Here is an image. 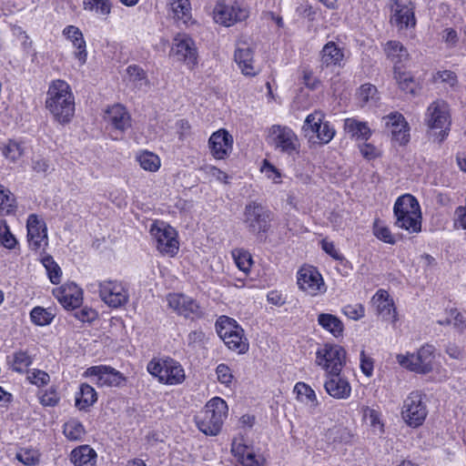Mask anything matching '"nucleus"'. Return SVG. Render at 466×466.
Segmentation results:
<instances>
[{"mask_svg":"<svg viewBox=\"0 0 466 466\" xmlns=\"http://www.w3.org/2000/svg\"><path fill=\"white\" fill-rule=\"evenodd\" d=\"M46 269L48 278L53 284H58L61 281L62 271L60 267L54 261L52 257H46L42 260Z\"/></svg>","mask_w":466,"mask_h":466,"instance_id":"nucleus-46","label":"nucleus"},{"mask_svg":"<svg viewBox=\"0 0 466 466\" xmlns=\"http://www.w3.org/2000/svg\"><path fill=\"white\" fill-rule=\"evenodd\" d=\"M200 170L210 178H215L216 180L223 183L228 182V175L215 166L205 165L200 168Z\"/></svg>","mask_w":466,"mask_h":466,"instance_id":"nucleus-58","label":"nucleus"},{"mask_svg":"<svg viewBox=\"0 0 466 466\" xmlns=\"http://www.w3.org/2000/svg\"><path fill=\"white\" fill-rule=\"evenodd\" d=\"M434 353L435 348L426 344L416 353L398 354L396 359L401 367L416 373L426 374L433 370Z\"/></svg>","mask_w":466,"mask_h":466,"instance_id":"nucleus-5","label":"nucleus"},{"mask_svg":"<svg viewBox=\"0 0 466 466\" xmlns=\"http://www.w3.org/2000/svg\"><path fill=\"white\" fill-rule=\"evenodd\" d=\"M234 57L243 75L254 76L258 73L254 66L253 52L249 47H238Z\"/></svg>","mask_w":466,"mask_h":466,"instance_id":"nucleus-28","label":"nucleus"},{"mask_svg":"<svg viewBox=\"0 0 466 466\" xmlns=\"http://www.w3.org/2000/svg\"><path fill=\"white\" fill-rule=\"evenodd\" d=\"M33 323L37 326H46L52 322L54 314L42 307H35L30 312Z\"/></svg>","mask_w":466,"mask_h":466,"instance_id":"nucleus-45","label":"nucleus"},{"mask_svg":"<svg viewBox=\"0 0 466 466\" xmlns=\"http://www.w3.org/2000/svg\"><path fill=\"white\" fill-rule=\"evenodd\" d=\"M324 114L320 111H314L309 114L303 124L302 130L309 140L316 137L319 143L328 144L335 135V130L329 122L324 121Z\"/></svg>","mask_w":466,"mask_h":466,"instance_id":"nucleus-12","label":"nucleus"},{"mask_svg":"<svg viewBox=\"0 0 466 466\" xmlns=\"http://www.w3.org/2000/svg\"><path fill=\"white\" fill-rule=\"evenodd\" d=\"M70 461L75 466H94L96 452L89 445H81L71 451Z\"/></svg>","mask_w":466,"mask_h":466,"instance_id":"nucleus-29","label":"nucleus"},{"mask_svg":"<svg viewBox=\"0 0 466 466\" xmlns=\"http://www.w3.org/2000/svg\"><path fill=\"white\" fill-rule=\"evenodd\" d=\"M373 234L376 236V238H378L380 240H382L385 243H395V238L392 236L390 228L380 224L379 222H375L374 224Z\"/></svg>","mask_w":466,"mask_h":466,"instance_id":"nucleus-57","label":"nucleus"},{"mask_svg":"<svg viewBox=\"0 0 466 466\" xmlns=\"http://www.w3.org/2000/svg\"><path fill=\"white\" fill-rule=\"evenodd\" d=\"M16 243L17 241L10 232L9 228L5 223L0 222V245L11 249L15 247Z\"/></svg>","mask_w":466,"mask_h":466,"instance_id":"nucleus-54","label":"nucleus"},{"mask_svg":"<svg viewBox=\"0 0 466 466\" xmlns=\"http://www.w3.org/2000/svg\"><path fill=\"white\" fill-rule=\"evenodd\" d=\"M150 234L160 253L170 257H174L177 253L179 243L177 233L174 228L163 221H156L151 225Z\"/></svg>","mask_w":466,"mask_h":466,"instance_id":"nucleus-8","label":"nucleus"},{"mask_svg":"<svg viewBox=\"0 0 466 466\" xmlns=\"http://www.w3.org/2000/svg\"><path fill=\"white\" fill-rule=\"evenodd\" d=\"M228 410L227 402L223 399H211L195 417L198 430L206 435L216 436L222 428Z\"/></svg>","mask_w":466,"mask_h":466,"instance_id":"nucleus-2","label":"nucleus"},{"mask_svg":"<svg viewBox=\"0 0 466 466\" xmlns=\"http://www.w3.org/2000/svg\"><path fill=\"white\" fill-rule=\"evenodd\" d=\"M82 291L76 286L63 289L58 296L59 302L66 309H75L78 308L82 303Z\"/></svg>","mask_w":466,"mask_h":466,"instance_id":"nucleus-33","label":"nucleus"},{"mask_svg":"<svg viewBox=\"0 0 466 466\" xmlns=\"http://www.w3.org/2000/svg\"><path fill=\"white\" fill-rule=\"evenodd\" d=\"M84 375L91 378L98 387H119L126 380L121 372L106 365L90 367Z\"/></svg>","mask_w":466,"mask_h":466,"instance_id":"nucleus-21","label":"nucleus"},{"mask_svg":"<svg viewBox=\"0 0 466 466\" xmlns=\"http://www.w3.org/2000/svg\"><path fill=\"white\" fill-rule=\"evenodd\" d=\"M74 317L82 322H90L96 317V312L87 307L76 309L74 312Z\"/></svg>","mask_w":466,"mask_h":466,"instance_id":"nucleus-61","label":"nucleus"},{"mask_svg":"<svg viewBox=\"0 0 466 466\" xmlns=\"http://www.w3.org/2000/svg\"><path fill=\"white\" fill-rule=\"evenodd\" d=\"M63 433L69 441H81L86 434L83 424L76 420L70 419L63 426Z\"/></svg>","mask_w":466,"mask_h":466,"instance_id":"nucleus-39","label":"nucleus"},{"mask_svg":"<svg viewBox=\"0 0 466 466\" xmlns=\"http://www.w3.org/2000/svg\"><path fill=\"white\" fill-rule=\"evenodd\" d=\"M342 312L349 319L359 320L365 315V309L361 304L347 305L342 309Z\"/></svg>","mask_w":466,"mask_h":466,"instance_id":"nucleus-59","label":"nucleus"},{"mask_svg":"<svg viewBox=\"0 0 466 466\" xmlns=\"http://www.w3.org/2000/svg\"><path fill=\"white\" fill-rule=\"evenodd\" d=\"M394 77L399 87L406 94H414L417 83L407 72H401L398 66H394Z\"/></svg>","mask_w":466,"mask_h":466,"instance_id":"nucleus-38","label":"nucleus"},{"mask_svg":"<svg viewBox=\"0 0 466 466\" xmlns=\"http://www.w3.org/2000/svg\"><path fill=\"white\" fill-rule=\"evenodd\" d=\"M248 16V9L236 0H219L213 11L215 22L225 26H231Z\"/></svg>","mask_w":466,"mask_h":466,"instance_id":"nucleus-9","label":"nucleus"},{"mask_svg":"<svg viewBox=\"0 0 466 466\" xmlns=\"http://www.w3.org/2000/svg\"><path fill=\"white\" fill-rule=\"evenodd\" d=\"M216 374L218 380L226 386H230L233 381L234 376L230 368L224 363H220L216 368Z\"/></svg>","mask_w":466,"mask_h":466,"instance_id":"nucleus-55","label":"nucleus"},{"mask_svg":"<svg viewBox=\"0 0 466 466\" xmlns=\"http://www.w3.org/2000/svg\"><path fill=\"white\" fill-rule=\"evenodd\" d=\"M371 303L375 307L377 314L383 319H392L393 322L397 320L393 300L386 290H378L372 297Z\"/></svg>","mask_w":466,"mask_h":466,"instance_id":"nucleus-27","label":"nucleus"},{"mask_svg":"<svg viewBox=\"0 0 466 466\" xmlns=\"http://www.w3.org/2000/svg\"><path fill=\"white\" fill-rule=\"evenodd\" d=\"M363 419L369 422L373 432L381 434L384 432V424L381 420V414L379 410L368 406L362 408Z\"/></svg>","mask_w":466,"mask_h":466,"instance_id":"nucleus-41","label":"nucleus"},{"mask_svg":"<svg viewBox=\"0 0 466 466\" xmlns=\"http://www.w3.org/2000/svg\"><path fill=\"white\" fill-rule=\"evenodd\" d=\"M27 240L31 249L38 250L47 245V228L44 220L31 214L26 221Z\"/></svg>","mask_w":466,"mask_h":466,"instance_id":"nucleus-23","label":"nucleus"},{"mask_svg":"<svg viewBox=\"0 0 466 466\" xmlns=\"http://www.w3.org/2000/svg\"><path fill=\"white\" fill-rule=\"evenodd\" d=\"M96 392L93 387L86 383L80 386L79 392L76 396V406L84 410L96 401Z\"/></svg>","mask_w":466,"mask_h":466,"instance_id":"nucleus-36","label":"nucleus"},{"mask_svg":"<svg viewBox=\"0 0 466 466\" xmlns=\"http://www.w3.org/2000/svg\"><path fill=\"white\" fill-rule=\"evenodd\" d=\"M433 81L435 84L443 85V86L445 88H447V87L452 88L458 83L457 76L455 75L454 72L450 71V70L438 71L433 76Z\"/></svg>","mask_w":466,"mask_h":466,"instance_id":"nucleus-48","label":"nucleus"},{"mask_svg":"<svg viewBox=\"0 0 466 466\" xmlns=\"http://www.w3.org/2000/svg\"><path fill=\"white\" fill-rule=\"evenodd\" d=\"M15 208V199L9 190L0 185V214H10Z\"/></svg>","mask_w":466,"mask_h":466,"instance_id":"nucleus-49","label":"nucleus"},{"mask_svg":"<svg viewBox=\"0 0 466 466\" xmlns=\"http://www.w3.org/2000/svg\"><path fill=\"white\" fill-rule=\"evenodd\" d=\"M103 119L106 128L116 134V139L118 138V136H122L132 126L130 114L127 108L120 104L108 106L104 112Z\"/></svg>","mask_w":466,"mask_h":466,"instance_id":"nucleus-17","label":"nucleus"},{"mask_svg":"<svg viewBox=\"0 0 466 466\" xmlns=\"http://www.w3.org/2000/svg\"><path fill=\"white\" fill-rule=\"evenodd\" d=\"M326 377L324 389L330 397L337 400H346L350 396L351 386L340 373H328Z\"/></svg>","mask_w":466,"mask_h":466,"instance_id":"nucleus-25","label":"nucleus"},{"mask_svg":"<svg viewBox=\"0 0 466 466\" xmlns=\"http://www.w3.org/2000/svg\"><path fill=\"white\" fill-rule=\"evenodd\" d=\"M239 461L243 466H261L264 462L262 456L256 454L250 449L245 447L239 453Z\"/></svg>","mask_w":466,"mask_h":466,"instance_id":"nucleus-50","label":"nucleus"},{"mask_svg":"<svg viewBox=\"0 0 466 466\" xmlns=\"http://www.w3.org/2000/svg\"><path fill=\"white\" fill-rule=\"evenodd\" d=\"M318 323L327 331L331 333L335 338L342 335L344 326L340 319L336 316L329 313H321L318 317Z\"/></svg>","mask_w":466,"mask_h":466,"instance_id":"nucleus-35","label":"nucleus"},{"mask_svg":"<svg viewBox=\"0 0 466 466\" xmlns=\"http://www.w3.org/2000/svg\"><path fill=\"white\" fill-rule=\"evenodd\" d=\"M63 35L71 42L76 48L74 56L78 60L79 65L86 63L87 51L86 44L81 30L75 25H67L63 30Z\"/></svg>","mask_w":466,"mask_h":466,"instance_id":"nucleus-26","label":"nucleus"},{"mask_svg":"<svg viewBox=\"0 0 466 466\" xmlns=\"http://www.w3.org/2000/svg\"><path fill=\"white\" fill-rule=\"evenodd\" d=\"M321 247L322 249L329 254L330 257L337 260L342 259V256L339 254V252L337 250L335 245L331 241H328L326 239H323L321 241Z\"/></svg>","mask_w":466,"mask_h":466,"instance_id":"nucleus-64","label":"nucleus"},{"mask_svg":"<svg viewBox=\"0 0 466 466\" xmlns=\"http://www.w3.org/2000/svg\"><path fill=\"white\" fill-rule=\"evenodd\" d=\"M385 127L390 132L392 139L400 145H404L409 141V127L404 116L393 112L382 117Z\"/></svg>","mask_w":466,"mask_h":466,"instance_id":"nucleus-24","label":"nucleus"},{"mask_svg":"<svg viewBox=\"0 0 466 466\" xmlns=\"http://www.w3.org/2000/svg\"><path fill=\"white\" fill-rule=\"evenodd\" d=\"M294 390L298 394V398L307 404L309 405L311 409H315L319 406V400L317 399V395L314 390L311 389L308 384L304 382H298L295 385Z\"/></svg>","mask_w":466,"mask_h":466,"instance_id":"nucleus-40","label":"nucleus"},{"mask_svg":"<svg viewBox=\"0 0 466 466\" xmlns=\"http://www.w3.org/2000/svg\"><path fill=\"white\" fill-rule=\"evenodd\" d=\"M232 256L237 267L244 273H248L252 265L251 255L243 249H236L232 252Z\"/></svg>","mask_w":466,"mask_h":466,"instance_id":"nucleus-47","label":"nucleus"},{"mask_svg":"<svg viewBox=\"0 0 466 466\" xmlns=\"http://www.w3.org/2000/svg\"><path fill=\"white\" fill-rule=\"evenodd\" d=\"M147 371L158 380L167 385L180 384L185 380V371L179 362L167 358L151 360L147 364Z\"/></svg>","mask_w":466,"mask_h":466,"instance_id":"nucleus-7","label":"nucleus"},{"mask_svg":"<svg viewBox=\"0 0 466 466\" xmlns=\"http://www.w3.org/2000/svg\"><path fill=\"white\" fill-rule=\"evenodd\" d=\"M344 129L351 137L358 140H368L371 135V130L368 124L355 118L345 119Z\"/></svg>","mask_w":466,"mask_h":466,"instance_id":"nucleus-32","label":"nucleus"},{"mask_svg":"<svg viewBox=\"0 0 466 466\" xmlns=\"http://www.w3.org/2000/svg\"><path fill=\"white\" fill-rule=\"evenodd\" d=\"M173 18L187 25L192 21L191 4L189 0H169Z\"/></svg>","mask_w":466,"mask_h":466,"instance_id":"nucleus-31","label":"nucleus"},{"mask_svg":"<svg viewBox=\"0 0 466 466\" xmlns=\"http://www.w3.org/2000/svg\"><path fill=\"white\" fill-rule=\"evenodd\" d=\"M233 137L224 128L214 132L208 139V148L215 159L223 160L229 157L233 150Z\"/></svg>","mask_w":466,"mask_h":466,"instance_id":"nucleus-22","label":"nucleus"},{"mask_svg":"<svg viewBox=\"0 0 466 466\" xmlns=\"http://www.w3.org/2000/svg\"><path fill=\"white\" fill-rule=\"evenodd\" d=\"M99 297L110 308L125 306L129 299L128 289L122 281L106 279L98 282Z\"/></svg>","mask_w":466,"mask_h":466,"instance_id":"nucleus-14","label":"nucleus"},{"mask_svg":"<svg viewBox=\"0 0 466 466\" xmlns=\"http://www.w3.org/2000/svg\"><path fill=\"white\" fill-rule=\"evenodd\" d=\"M384 51L395 66L409 59V53L403 45L399 41H389L385 44Z\"/></svg>","mask_w":466,"mask_h":466,"instance_id":"nucleus-34","label":"nucleus"},{"mask_svg":"<svg viewBox=\"0 0 466 466\" xmlns=\"http://www.w3.org/2000/svg\"><path fill=\"white\" fill-rule=\"evenodd\" d=\"M171 53L189 68H193L198 64V54L196 43L187 34H178L174 37Z\"/></svg>","mask_w":466,"mask_h":466,"instance_id":"nucleus-19","label":"nucleus"},{"mask_svg":"<svg viewBox=\"0 0 466 466\" xmlns=\"http://www.w3.org/2000/svg\"><path fill=\"white\" fill-rule=\"evenodd\" d=\"M428 414L423 396L420 391H412L403 401L401 416L410 427H419L425 420Z\"/></svg>","mask_w":466,"mask_h":466,"instance_id":"nucleus-15","label":"nucleus"},{"mask_svg":"<svg viewBox=\"0 0 466 466\" xmlns=\"http://www.w3.org/2000/svg\"><path fill=\"white\" fill-rule=\"evenodd\" d=\"M27 379L29 381L37 387L46 386L50 381V376L44 370H33L28 372Z\"/></svg>","mask_w":466,"mask_h":466,"instance_id":"nucleus-56","label":"nucleus"},{"mask_svg":"<svg viewBox=\"0 0 466 466\" xmlns=\"http://www.w3.org/2000/svg\"><path fill=\"white\" fill-rule=\"evenodd\" d=\"M269 216V211L261 204L251 201L244 208L243 223L250 233L258 236L268 230Z\"/></svg>","mask_w":466,"mask_h":466,"instance_id":"nucleus-10","label":"nucleus"},{"mask_svg":"<svg viewBox=\"0 0 466 466\" xmlns=\"http://www.w3.org/2000/svg\"><path fill=\"white\" fill-rule=\"evenodd\" d=\"M425 121L429 128L440 130L441 140L449 134L451 114L449 105L443 100L432 102L427 108Z\"/></svg>","mask_w":466,"mask_h":466,"instance_id":"nucleus-13","label":"nucleus"},{"mask_svg":"<svg viewBox=\"0 0 466 466\" xmlns=\"http://www.w3.org/2000/svg\"><path fill=\"white\" fill-rule=\"evenodd\" d=\"M391 15L390 22L399 31L416 26L415 5L411 2L390 0Z\"/></svg>","mask_w":466,"mask_h":466,"instance_id":"nucleus-18","label":"nucleus"},{"mask_svg":"<svg viewBox=\"0 0 466 466\" xmlns=\"http://www.w3.org/2000/svg\"><path fill=\"white\" fill-rule=\"evenodd\" d=\"M315 363L326 373H341L346 364V350L338 344L325 343L316 351Z\"/></svg>","mask_w":466,"mask_h":466,"instance_id":"nucleus-6","label":"nucleus"},{"mask_svg":"<svg viewBox=\"0 0 466 466\" xmlns=\"http://www.w3.org/2000/svg\"><path fill=\"white\" fill-rule=\"evenodd\" d=\"M216 329L229 350L238 353H245L248 350V343L244 338V330L235 319L221 316L216 322Z\"/></svg>","mask_w":466,"mask_h":466,"instance_id":"nucleus-4","label":"nucleus"},{"mask_svg":"<svg viewBox=\"0 0 466 466\" xmlns=\"http://www.w3.org/2000/svg\"><path fill=\"white\" fill-rule=\"evenodd\" d=\"M261 172L265 174V176L272 179L275 183H279L281 177L279 171L267 160H264V164L261 167Z\"/></svg>","mask_w":466,"mask_h":466,"instance_id":"nucleus-60","label":"nucleus"},{"mask_svg":"<svg viewBox=\"0 0 466 466\" xmlns=\"http://www.w3.org/2000/svg\"><path fill=\"white\" fill-rule=\"evenodd\" d=\"M136 158L140 167L146 171L156 172L161 166L159 157L147 150L137 153Z\"/></svg>","mask_w":466,"mask_h":466,"instance_id":"nucleus-37","label":"nucleus"},{"mask_svg":"<svg viewBox=\"0 0 466 466\" xmlns=\"http://www.w3.org/2000/svg\"><path fill=\"white\" fill-rule=\"evenodd\" d=\"M84 9L98 15H108L111 11L109 0H84Z\"/></svg>","mask_w":466,"mask_h":466,"instance_id":"nucleus-44","label":"nucleus"},{"mask_svg":"<svg viewBox=\"0 0 466 466\" xmlns=\"http://www.w3.org/2000/svg\"><path fill=\"white\" fill-rule=\"evenodd\" d=\"M360 369L366 376L370 377L372 375L373 360L364 350L360 352Z\"/></svg>","mask_w":466,"mask_h":466,"instance_id":"nucleus-63","label":"nucleus"},{"mask_svg":"<svg viewBox=\"0 0 466 466\" xmlns=\"http://www.w3.org/2000/svg\"><path fill=\"white\" fill-rule=\"evenodd\" d=\"M59 401V396L55 390H47L40 397V402L44 406L54 407Z\"/></svg>","mask_w":466,"mask_h":466,"instance_id":"nucleus-62","label":"nucleus"},{"mask_svg":"<svg viewBox=\"0 0 466 466\" xmlns=\"http://www.w3.org/2000/svg\"><path fill=\"white\" fill-rule=\"evenodd\" d=\"M270 144L275 150L289 156L298 154L300 143L296 133L287 126L274 125L269 130Z\"/></svg>","mask_w":466,"mask_h":466,"instance_id":"nucleus-11","label":"nucleus"},{"mask_svg":"<svg viewBox=\"0 0 466 466\" xmlns=\"http://www.w3.org/2000/svg\"><path fill=\"white\" fill-rule=\"evenodd\" d=\"M396 218L395 225L410 233H418L421 230L420 207L415 197L405 194L395 201L393 207Z\"/></svg>","mask_w":466,"mask_h":466,"instance_id":"nucleus-3","label":"nucleus"},{"mask_svg":"<svg viewBox=\"0 0 466 466\" xmlns=\"http://www.w3.org/2000/svg\"><path fill=\"white\" fill-rule=\"evenodd\" d=\"M321 64L325 66H340L344 58V53L338 45L332 41L328 42L320 52Z\"/></svg>","mask_w":466,"mask_h":466,"instance_id":"nucleus-30","label":"nucleus"},{"mask_svg":"<svg viewBox=\"0 0 466 466\" xmlns=\"http://www.w3.org/2000/svg\"><path fill=\"white\" fill-rule=\"evenodd\" d=\"M358 98L362 106L376 105L379 99L376 86L370 84L362 85L358 92Z\"/></svg>","mask_w":466,"mask_h":466,"instance_id":"nucleus-42","label":"nucleus"},{"mask_svg":"<svg viewBox=\"0 0 466 466\" xmlns=\"http://www.w3.org/2000/svg\"><path fill=\"white\" fill-rule=\"evenodd\" d=\"M127 73L128 79L132 82L136 87L142 88L149 86V81L147 76V73L143 68L137 65H131L127 66Z\"/></svg>","mask_w":466,"mask_h":466,"instance_id":"nucleus-43","label":"nucleus"},{"mask_svg":"<svg viewBox=\"0 0 466 466\" xmlns=\"http://www.w3.org/2000/svg\"><path fill=\"white\" fill-rule=\"evenodd\" d=\"M2 152L6 158L15 161L22 156L23 148L18 142L9 140L8 143L2 147Z\"/></svg>","mask_w":466,"mask_h":466,"instance_id":"nucleus-53","label":"nucleus"},{"mask_svg":"<svg viewBox=\"0 0 466 466\" xmlns=\"http://www.w3.org/2000/svg\"><path fill=\"white\" fill-rule=\"evenodd\" d=\"M45 107L53 121L61 126L71 123L76 111L75 96L70 86L64 80H53L46 92Z\"/></svg>","mask_w":466,"mask_h":466,"instance_id":"nucleus-1","label":"nucleus"},{"mask_svg":"<svg viewBox=\"0 0 466 466\" xmlns=\"http://www.w3.org/2000/svg\"><path fill=\"white\" fill-rule=\"evenodd\" d=\"M446 313L451 316V326L459 333L464 332L466 329V312L459 311L457 309H450Z\"/></svg>","mask_w":466,"mask_h":466,"instance_id":"nucleus-52","label":"nucleus"},{"mask_svg":"<svg viewBox=\"0 0 466 466\" xmlns=\"http://www.w3.org/2000/svg\"><path fill=\"white\" fill-rule=\"evenodd\" d=\"M31 357L25 351H18L13 355L12 369L15 371H25L31 365Z\"/></svg>","mask_w":466,"mask_h":466,"instance_id":"nucleus-51","label":"nucleus"},{"mask_svg":"<svg viewBox=\"0 0 466 466\" xmlns=\"http://www.w3.org/2000/svg\"><path fill=\"white\" fill-rule=\"evenodd\" d=\"M297 284L300 290L311 297L324 294L327 290L321 274L312 266H303L299 269Z\"/></svg>","mask_w":466,"mask_h":466,"instance_id":"nucleus-16","label":"nucleus"},{"mask_svg":"<svg viewBox=\"0 0 466 466\" xmlns=\"http://www.w3.org/2000/svg\"><path fill=\"white\" fill-rule=\"evenodd\" d=\"M167 300L170 309L186 319H196L203 316L199 304L188 296L173 293L167 297Z\"/></svg>","mask_w":466,"mask_h":466,"instance_id":"nucleus-20","label":"nucleus"}]
</instances>
